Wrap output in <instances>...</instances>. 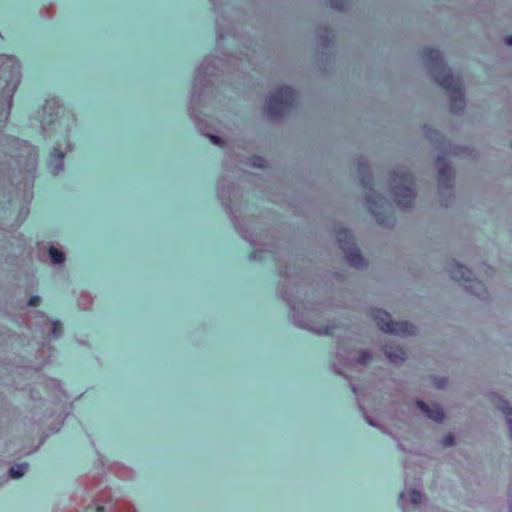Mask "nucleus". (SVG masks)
<instances>
[{"label": "nucleus", "instance_id": "3", "mask_svg": "<svg viewBox=\"0 0 512 512\" xmlns=\"http://www.w3.org/2000/svg\"><path fill=\"white\" fill-rule=\"evenodd\" d=\"M350 235L347 231H342L338 237V241L341 243L342 249L344 250L347 260L350 263V265L360 268L364 265V259L359 254V251L357 248L352 247L350 242Z\"/></svg>", "mask_w": 512, "mask_h": 512}, {"label": "nucleus", "instance_id": "7", "mask_svg": "<svg viewBox=\"0 0 512 512\" xmlns=\"http://www.w3.org/2000/svg\"><path fill=\"white\" fill-rule=\"evenodd\" d=\"M385 354L389 360L394 363L405 359V351L400 347H386Z\"/></svg>", "mask_w": 512, "mask_h": 512}, {"label": "nucleus", "instance_id": "6", "mask_svg": "<svg viewBox=\"0 0 512 512\" xmlns=\"http://www.w3.org/2000/svg\"><path fill=\"white\" fill-rule=\"evenodd\" d=\"M418 407L425 412V414L432 420L436 422H441L444 418V413L442 409L437 405H432L431 407L425 404L422 401L417 402Z\"/></svg>", "mask_w": 512, "mask_h": 512}, {"label": "nucleus", "instance_id": "16", "mask_svg": "<svg viewBox=\"0 0 512 512\" xmlns=\"http://www.w3.org/2000/svg\"><path fill=\"white\" fill-rule=\"evenodd\" d=\"M370 359V355L366 352L362 353L359 362L365 364Z\"/></svg>", "mask_w": 512, "mask_h": 512}, {"label": "nucleus", "instance_id": "9", "mask_svg": "<svg viewBox=\"0 0 512 512\" xmlns=\"http://www.w3.org/2000/svg\"><path fill=\"white\" fill-rule=\"evenodd\" d=\"M49 254H50L52 262L55 264H61L65 260V256H64L63 252H61L60 250L56 249L53 246L50 247Z\"/></svg>", "mask_w": 512, "mask_h": 512}, {"label": "nucleus", "instance_id": "18", "mask_svg": "<svg viewBox=\"0 0 512 512\" xmlns=\"http://www.w3.org/2000/svg\"><path fill=\"white\" fill-rule=\"evenodd\" d=\"M508 45H512V35L506 39Z\"/></svg>", "mask_w": 512, "mask_h": 512}, {"label": "nucleus", "instance_id": "13", "mask_svg": "<svg viewBox=\"0 0 512 512\" xmlns=\"http://www.w3.org/2000/svg\"><path fill=\"white\" fill-rule=\"evenodd\" d=\"M41 298L38 296L31 297L28 304L29 306L36 307L40 304Z\"/></svg>", "mask_w": 512, "mask_h": 512}, {"label": "nucleus", "instance_id": "12", "mask_svg": "<svg viewBox=\"0 0 512 512\" xmlns=\"http://www.w3.org/2000/svg\"><path fill=\"white\" fill-rule=\"evenodd\" d=\"M410 499L413 503L418 504L422 501V494L414 490L410 494Z\"/></svg>", "mask_w": 512, "mask_h": 512}, {"label": "nucleus", "instance_id": "10", "mask_svg": "<svg viewBox=\"0 0 512 512\" xmlns=\"http://www.w3.org/2000/svg\"><path fill=\"white\" fill-rule=\"evenodd\" d=\"M28 468L27 464H19L10 468V476L12 478H20L23 476Z\"/></svg>", "mask_w": 512, "mask_h": 512}, {"label": "nucleus", "instance_id": "8", "mask_svg": "<svg viewBox=\"0 0 512 512\" xmlns=\"http://www.w3.org/2000/svg\"><path fill=\"white\" fill-rule=\"evenodd\" d=\"M470 272L463 266H457L456 270L451 271V275L454 279L460 280H468V275Z\"/></svg>", "mask_w": 512, "mask_h": 512}, {"label": "nucleus", "instance_id": "17", "mask_svg": "<svg viewBox=\"0 0 512 512\" xmlns=\"http://www.w3.org/2000/svg\"><path fill=\"white\" fill-rule=\"evenodd\" d=\"M211 140H212V142H213V143H215V144H218V143H219V139H218V137H216V136H211Z\"/></svg>", "mask_w": 512, "mask_h": 512}, {"label": "nucleus", "instance_id": "19", "mask_svg": "<svg viewBox=\"0 0 512 512\" xmlns=\"http://www.w3.org/2000/svg\"><path fill=\"white\" fill-rule=\"evenodd\" d=\"M440 173H441L442 175H445V168H440Z\"/></svg>", "mask_w": 512, "mask_h": 512}, {"label": "nucleus", "instance_id": "1", "mask_svg": "<svg viewBox=\"0 0 512 512\" xmlns=\"http://www.w3.org/2000/svg\"><path fill=\"white\" fill-rule=\"evenodd\" d=\"M373 318L377 326L385 332L405 336L411 335L415 331V327L407 322H392L390 315L380 309L373 312Z\"/></svg>", "mask_w": 512, "mask_h": 512}, {"label": "nucleus", "instance_id": "14", "mask_svg": "<svg viewBox=\"0 0 512 512\" xmlns=\"http://www.w3.org/2000/svg\"><path fill=\"white\" fill-rule=\"evenodd\" d=\"M453 443H454V439H453L452 435H448L447 437H445V439H444L445 446H451V445H453Z\"/></svg>", "mask_w": 512, "mask_h": 512}, {"label": "nucleus", "instance_id": "4", "mask_svg": "<svg viewBox=\"0 0 512 512\" xmlns=\"http://www.w3.org/2000/svg\"><path fill=\"white\" fill-rule=\"evenodd\" d=\"M411 185L412 183L410 178L404 176L401 180V184L395 187L396 199L399 204L403 205V207H409L414 198Z\"/></svg>", "mask_w": 512, "mask_h": 512}, {"label": "nucleus", "instance_id": "15", "mask_svg": "<svg viewBox=\"0 0 512 512\" xmlns=\"http://www.w3.org/2000/svg\"><path fill=\"white\" fill-rule=\"evenodd\" d=\"M429 57L431 60L437 61L439 59V52L436 50H431L429 53Z\"/></svg>", "mask_w": 512, "mask_h": 512}, {"label": "nucleus", "instance_id": "5", "mask_svg": "<svg viewBox=\"0 0 512 512\" xmlns=\"http://www.w3.org/2000/svg\"><path fill=\"white\" fill-rule=\"evenodd\" d=\"M437 80L441 86L453 89L452 107L453 109H458V103H462V92L460 91L458 83L455 82L453 76L449 72L443 71V77ZM460 108L461 107L459 106V109Z\"/></svg>", "mask_w": 512, "mask_h": 512}, {"label": "nucleus", "instance_id": "2", "mask_svg": "<svg viewBox=\"0 0 512 512\" xmlns=\"http://www.w3.org/2000/svg\"><path fill=\"white\" fill-rule=\"evenodd\" d=\"M293 98L294 94L290 88H281L269 100L268 114L273 118L281 116L286 111V108L292 104Z\"/></svg>", "mask_w": 512, "mask_h": 512}, {"label": "nucleus", "instance_id": "11", "mask_svg": "<svg viewBox=\"0 0 512 512\" xmlns=\"http://www.w3.org/2000/svg\"><path fill=\"white\" fill-rule=\"evenodd\" d=\"M79 305L82 309L88 310L92 305V298L89 295H81Z\"/></svg>", "mask_w": 512, "mask_h": 512}]
</instances>
